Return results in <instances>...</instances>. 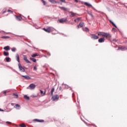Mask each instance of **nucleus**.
<instances>
[{
	"label": "nucleus",
	"instance_id": "1",
	"mask_svg": "<svg viewBox=\"0 0 127 127\" xmlns=\"http://www.w3.org/2000/svg\"><path fill=\"white\" fill-rule=\"evenodd\" d=\"M98 36H101L103 38H101L98 40V42L99 43H103L105 42V38H111L112 36L109 33L99 32L97 33Z\"/></svg>",
	"mask_w": 127,
	"mask_h": 127
},
{
	"label": "nucleus",
	"instance_id": "26",
	"mask_svg": "<svg viewBox=\"0 0 127 127\" xmlns=\"http://www.w3.org/2000/svg\"><path fill=\"white\" fill-rule=\"evenodd\" d=\"M38 54H37V53H35V54H34L33 55H32L31 57H36L37 56H38Z\"/></svg>",
	"mask_w": 127,
	"mask_h": 127
},
{
	"label": "nucleus",
	"instance_id": "42",
	"mask_svg": "<svg viewBox=\"0 0 127 127\" xmlns=\"http://www.w3.org/2000/svg\"><path fill=\"white\" fill-rule=\"evenodd\" d=\"M0 112H4V111L0 108Z\"/></svg>",
	"mask_w": 127,
	"mask_h": 127
},
{
	"label": "nucleus",
	"instance_id": "49",
	"mask_svg": "<svg viewBox=\"0 0 127 127\" xmlns=\"http://www.w3.org/2000/svg\"><path fill=\"white\" fill-rule=\"evenodd\" d=\"M35 97H36V96H34Z\"/></svg>",
	"mask_w": 127,
	"mask_h": 127
},
{
	"label": "nucleus",
	"instance_id": "31",
	"mask_svg": "<svg viewBox=\"0 0 127 127\" xmlns=\"http://www.w3.org/2000/svg\"><path fill=\"white\" fill-rule=\"evenodd\" d=\"M41 0L42 2V3H43L44 5H46V1H45L44 0Z\"/></svg>",
	"mask_w": 127,
	"mask_h": 127
},
{
	"label": "nucleus",
	"instance_id": "43",
	"mask_svg": "<svg viewBox=\"0 0 127 127\" xmlns=\"http://www.w3.org/2000/svg\"><path fill=\"white\" fill-rule=\"evenodd\" d=\"M5 12H6V11L4 10L3 11L2 14H3L4 13H5Z\"/></svg>",
	"mask_w": 127,
	"mask_h": 127
},
{
	"label": "nucleus",
	"instance_id": "12",
	"mask_svg": "<svg viewBox=\"0 0 127 127\" xmlns=\"http://www.w3.org/2000/svg\"><path fill=\"white\" fill-rule=\"evenodd\" d=\"M14 108L16 109V110H19L20 109V105L19 104H16L14 106Z\"/></svg>",
	"mask_w": 127,
	"mask_h": 127
},
{
	"label": "nucleus",
	"instance_id": "20",
	"mask_svg": "<svg viewBox=\"0 0 127 127\" xmlns=\"http://www.w3.org/2000/svg\"><path fill=\"white\" fill-rule=\"evenodd\" d=\"M59 8H60L61 9H62V10H64L66 11L67 10V8H65L64 7H59Z\"/></svg>",
	"mask_w": 127,
	"mask_h": 127
},
{
	"label": "nucleus",
	"instance_id": "30",
	"mask_svg": "<svg viewBox=\"0 0 127 127\" xmlns=\"http://www.w3.org/2000/svg\"><path fill=\"white\" fill-rule=\"evenodd\" d=\"M19 126L20 127H26V126H25L24 124H20Z\"/></svg>",
	"mask_w": 127,
	"mask_h": 127
},
{
	"label": "nucleus",
	"instance_id": "38",
	"mask_svg": "<svg viewBox=\"0 0 127 127\" xmlns=\"http://www.w3.org/2000/svg\"><path fill=\"white\" fill-rule=\"evenodd\" d=\"M33 70H34V71H36V70H37V68L35 66L34 67V68H33Z\"/></svg>",
	"mask_w": 127,
	"mask_h": 127
},
{
	"label": "nucleus",
	"instance_id": "36",
	"mask_svg": "<svg viewBox=\"0 0 127 127\" xmlns=\"http://www.w3.org/2000/svg\"><path fill=\"white\" fill-rule=\"evenodd\" d=\"M2 93H3L4 95H6V93H7V91H4Z\"/></svg>",
	"mask_w": 127,
	"mask_h": 127
},
{
	"label": "nucleus",
	"instance_id": "41",
	"mask_svg": "<svg viewBox=\"0 0 127 127\" xmlns=\"http://www.w3.org/2000/svg\"><path fill=\"white\" fill-rule=\"evenodd\" d=\"M112 30H113V31H114V32H116V28H113V29H112Z\"/></svg>",
	"mask_w": 127,
	"mask_h": 127
},
{
	"label": "nucleus",
	"instance_id": "5",
	"mask_svg": "<svg viewBox=\"0 0 127 127\" xmlns=\"http://www.w3.org/2000/svg\"><path fill=\"white\" fill-rule=\"evenodd\" d=\"M52 99L53 101H58V100H59V95H55L52 97Z\"/></svg>",
	"mask_w": 127,
	"mask_h": 127
},
{
	"label": "nucleus",
	"instance_id": "17",
	"mask_svg": "<svg viewBox=\"0 0 127 127\" xmlns=\"http://www.w3.org/2000/svg\"><path fill=\"white\" fill-rule=\"evenodd\" d=\"M51 3H57V1H55V0H48Z\"/></svg>",
	"mask_w": 127,
	"mask_h": 127
},
{
	"label": "nucleus",
	"instance_id": "46",
	"mask_svg": "<svg viewBox=\"0 0 127 127\" xmlns=\"http://www.w3.org/2000/svg\"><path fill=\"white\" fill-rule=\"evenodd\" d=\"M90 15L93 17V15L92 14H90Z\"/></svg>",
	"mask_w": 127,
	"mask_h": 127
},
{
	"label": "nucleus",
	"instance_id": "18",
	"mask_svg": "<svg viewBox=\"0 0 127 127\" xmlns=\"http://www.w3.org/2000/svg\"><path fill=\"white\" fill-rule=\"evenodd\" d=\"M4 50H6V51H7L8 50H9L10 48H9V46H7L6 47H4L3 48Z\"/></svg>",
	"mask_w": 127,
	"mask_h": 127
},
{
	"label": "nucleus",
	"instance_id": "21",
	"mask_svg": "<svg viewBox=\"0 0 127 127\" xmlns=\"http://www.w3.org/2000/svg\"><path fill=\"white\" fill-rule=\"evenodd\" d=\"M16 58L17 59V61L19 62V55H18L17 54L16 55Z\"/></svg>",
	"mask_w": 127,
	"mask_h": 127
},
{
	"label": "nucleus",
	"instance_id": "25",
	"mask_svg": "<svg viewBox=\"0 0 127 127\" xmlns=\"http://www.w3.org/2000/svg\"><path fill=\"white\" fill-rule=\"evenodd\" d=\"M83 30L85 32H89V28H88L87 27L85 28Z\"/></svg>",
	"mask_w": 127,
	"mask_h": 127
},
{
	"label": "nucleus",
	"instance_id": "14",
	"mask_svg": "<svg viewBox=\"0 0 127 127\" xmlns=\"http://www.w3.org/2000/svg\"><path fill=\"white\" fill-rule=\"evenodd\" d=\"M126 49V47L122 46L119 47L118 49V50H125Z\"/></svg>",
	"mask_w": 127,
	"mask_h": 127
},
{
	"label": "nucleus",
	"instance_id": "4",
	"mask_svg": "<svg viewBox=\"0 0 127 127\" xmlns=\"http://www.w3.org/2000/svg\"><path fill=\"white\" fill-rule=\"evenodd\" d=\"M36 87V86L35 85V84L32 83L29 85V86L28 87V89H30V90H34Z\"/></svg>",
	"mask_w": 127,
	"mask_h": 127
},
{
	"label": "nucleus",
	"instance_id": "3",
	"mask_svg": "<svg viewBox=\"0 0 127 127\" xmlns=\"http://www.w3.org/2000/svg\"><path fill=\"white\" fill-rule=\"evenodd\" d=\"M43 30H44V31H46V32H47L48 33H50V32H51L52 30V29L51 28V27H49L47 29L43 28Z\"/></svg>",
	"mask_w": 127,
	"mask_h": 127
},
{
	"label": "nucleus",
	"instance_id": "45",
	"mask_svg": "<svg viewBox=\"0 0 127 127\" xmlns=\"http://www.w3.org/2000/svg\"><path fill=\"white\" fill-rule=\"evenodd\" d=\"M6 124H11V123L7 122H6Z\"/></svg>",
	"mask_w": 127,
	"mask_h": 127
},
{
	"label": "nucleus",
	"instance_id": "19",
	"mask_svg": "<svg viewBox=\"0 0 127 127\" xmlns=\"http://www.w3.org/2000/svg\"><path fill=\"white\" fill-rule=\"evenodd\" d=\"M110 22H111V23L112 24V25H113V26H114L115 27H116L117 28V25H116V24H115V23H114V22H113V21L112 20H110Z\"/></svg>",
	"mask_w": 127,
	"mask_h": 127
},
{
	"label": "nucleus",
	"instance_id": "29",
	"mask_svg": "<svg viewBox=\"0 0 127 127\" xmlns=\"http://www.w3.org/2000/svg\"><path fill=\"white\" fill-rule=\"evenodd\" d=\"M11 51H12V52H15V51H16V48H12V49H11Z\"/></svg>",
	"mask_w": 127,
	"mask_h": 127
},
{
	"label": "nucleus",
	"instance_id": "37",
	"mask_svg": "<svg viewBox=\"0 0 127 127\" xmlns=\"http://www.w3.org/2000/svg\"><path fill=\"white\" fill-rule=\"evenodd\" d=\"M60 1H62V2H64L65 3H66V1L65 0H60Z\"/></svg>",
	"mask_w": 127,
	"mask_h": 127
},
{
	"label": "nucleus",
	"instance_id": "47",
	"mask_svg": "<svg viewBox=\"0 0 127 127\" xmlns=\"http://www.w3.org/2000/svg\"><path fill=\"white\" fill-rule=\"evenodd\" d=\"M60 89H61V87L60 88Z\"/></svg>",
	"mask_w": 127,
	"mask_h": 127
},
{
	"label": "nucleus",
	"instance_id": "16",
	"mask_svg": "<svg viewBox=\"0 0 127 127\" xmlns=\"http://www.w3.org/2000/svg\"><path fill=\"white\" fill-rule=\"evenodd\" d=\"M69 13H70V16H71V17H74L76 15V13L72 11L70 12Z\"/></svg>",
	"mask_w": 127,
	"mask_h": 127
},
{
	"label": "nucleus",
	"instance_id": "6",
	"mask_svg": "<svg viewBox=\"0 0 127 127\" xmlns=\"http://www.w3.org/2000/svg\"><path fill=\"white\" fill-rule=\"evenodd\" d=\"M23 60L26 63H29L30 64H31V63L27 59V57H26V56H24Z\"/></svg>",
	"mask_w": 127,
	"mask_h": 127
},
{
	"label": "nucleus",
	"instance_id": "9",
	"mask_svg": "<svg viewBox=\"0 0 127 127\" xmlns=\"http://www.w3.org/2000/svg\"><path fill=\"white\" fill-rule=\"evenodd\" d=\"M91 38H93V39H99V36H96L95 34H92Z\"/></svg>",
	"mask_w": 127,
	"mask_h": 127
},
{
	"label": "nucleus",
	"instance_id": "48",
	"mask_svg": "<svg viewBox=\"0 0 127 127\" xmlns=\"http://www.w3.org/2000/svg\"><path fill=\"white\" fill-rule=\"evenodd\" d=\"M60 89H61V87L60 88Z\"/></svg>",
	"mask_w": 127,
	"mask_h": 127
},
{
	"label": "nucleus",
	"instance_id": "11",
	"mask_svg": "<svg viewBox=\"0 0 127 127\" xmlns=\"http://www.w3.org/2000/svg\"><path fill=\"white\" fill-rule=\"evenodd\" d=\"M84 4L86 6H88V7H93V6L91 4H90L87 2H84Z\"/></svg>",
	"mask_w": 127,
	"mask_h": 127
},
{
	"label": "nucleus",
	"instance_id": "10",
	"mask_svg": "<svg viewBox=\"0 0 127 127\" xmlns=\"http://www.w3.org/2000/svg\"><path fill=\"white\" fill-rule=\"evenodd\" d=\"M84 26V22H80L77 26V28H81Z\"/></svg>",
	"mask_w": 127,
	"mask_h": 127
},
{
	"label": "nucleus",
	"instance_id": "27",
	"mask_svg": "<svg viewBox=\"0 0 127 127\" xmlns=\"http://www.w3.org/2000/svg\"><path fill=\"white\" fill-rule=\"evenodd\" d=\"M30 60H32L33 62H36V59L33 58H30Z\"/></svg>",
	"mask_w": 127,
	"mask_h": 127
},
{
	"label": "nucleus",
	"instance_id": "44",
	"mask_svg": "<svg viewBox=\"0 0 127 127\" xmlns=\"http://www.w3.org/2000/svg\"><path fill=\"white\" fill-rule=\"evenodd\" d=\"M74 1H75V2H78V0H74Z\"/></svg>",
	"mask_w": 127,
	"mask_h": 127
},
{
	"label": "nucleus",
	"instance_id": "40",
	"mask_svg": "<svg viewBox=\"0 0 127 127\" xmlns=\"http://www.w3.org/2000/svg\"><path fill=\"white\" fill-rule=\"evenodd\" d=\"M46 93V90H45V91L43 93V94L42 95V96H45V94Z\"/></svg>",
	"mask_w": 127,
	"mask_h": 127
},
{
	"label": "nucleus",
	"instance_id": "24",
	"mask_svg": "<svg viewBox=\"0 0 127 127\" xmlns=\"http://www.w3.org/2000/svg\"><path fill=\"white\" fill-rule=\"evenodd\" d=\"M13 96H14V97H15V98H16V99L18 98V95L17 94V93H13Z\"/></svg>",
	"mask_w": 127,
	"mask_h": 127
},
{
	"label": "nucleus",
	"instance_id": "8",
	"mask_svg": "<svg viewBox=\"0 0 127 127\" xmlns=\"http://www.w3.org/2000/svg\"><path fill=\"white\" fill-rule=\"evenodd\" d=\"M15 16L16 17V18L18 21H20L22 19L21 16L15 15Z\"/></svg>",
	"mask_w": 127,
	"mask_h": 127
},
{
	"label": "nucleus",
	"instance_id": "39",
	"mask_svg": "<svg viewBox=\"0 0 127 127\" xmlns=\"http://www.w3.org/2000/svg\"><path fill=\"white\" fill-rule=\"evenodd\" d=\"M40 92H41V94L42 95H42H43V91H42V90H40Z\"/></svg>",
	"mask_w": 127,
	"mask_h": 127
},
{
	"label": "nucleus",
	"instance_id": "32",
	"mask_svg": "<svg viewBox=\"0 0 127 127\" xmlns=\"http://www.w3.org/2000/svg\"><path fill=\"white\" fill-rule=\"evenodd\" d=\"M54 91H55V89L52 88L51 91V95H53V92H54Z\"/></svg>",
	"mask_w": 127,
	"mask_h": 127
},
{
	"label": "nucleus",
	"instance_id": "35",
	"mask_svg": "<svg viewBox=\"0 0 127 127\" xmlns=\"http://www.w3.org/2000/svg\"><path fill=\"white\" fill-rule=\"evenodd\" d=\"M7 12H10V13H13V11H12L9 9L7 10Z\"/></svg>",
	"mask_w": 127,
	"mask_h": 127
},
{
	"label": "nucleus",
	"instance_id": "22",
	"mask_svg": "<svg viewBox=\"0 0 127 127\" xmlns=\"http://www.w3.org/2000/svg\"><path fill=\"white\" fill-rule=\"evenodd\" d=\"M1 38H2L3 39H7V38H9V37L7 36H2L1 37Z\"/></svg>",
	"mask_w": 127,
	"mask_h": 127
},
{
	"label": "nucleus",
	"instance_id": "7",
	"mask_svg": "<svg viewBox=\"0 0 127 127\" xmlns=\"http://www.w3.org/2000/svg\"><path fill=\"white\" fill-rule=\"evenodd\" d=\"M18 66H19L20 71H21V72L25 71V69H24V68L23 67H22V66L20 65V64H18Z\"/></svg>",
	"mask_w": 127,
	"mask_h": 127
},
{
	"label": "nucleus",
	"instance_id": "23",
	"mask_svg": "<svg viewBox=\"0 0 127 127\" xmlns=\"http://www.w3.org/2000/svg\"><path fill=\"white\" fill-rule=\"evenodd\" d=\"M3 55H4V56H8V55H9V54L8 53V52H4Z\"/></svg>",
	"mask_w": 127,
	"mask_h": 127
},
{
	"label": "nucleus",
	"instance_id": "2",
	"mask_svg": "<svg viewBox=\"0 0 127 127\" xmlns=\"http://www.w3.org/2000/svg\"><path fill=\"white\" fill-rule=\"evenodd\" d=\"M66 21H67V18H62L61 19H59L58 21V22L59 23H64V22H66Z\"/></svg>",
	"mask_w": 127,
	"mask_h": 127
},
{
	"label": "nucleus",
	"instance_id": "28",
	"mask_svg": "<svg viewBox=\"0 0 127 127\" xmlns=\"http://www.w3.org/2000/svg\"><path fill=\"white\" fill-rule=\"evenodd\" d=\"M24 99H25V100H29V97L27 96V95H24Z\"/></svg>",
	"mask_w": 127,
	"mask_h": 127
},
{
	"label": "nucleus",
	"instance_id": "15",
	"mask_svg": "<svg viewBox=\"0 0 127 127\" xmlns=\"http://www.w3.org/2000/svg\"><path fill=\"white\" fill-rule=\"evenodd\" d=\"M82 19L81 17H78L74 20L75 22H79Z\"/></svg>",
	"mask_w": 127,
	"mask_h": 127
},
{
	"label": "nucleus",
	"instance_id": "13",
	"mask_svg": "<svg viewBox=\"0 0 127 127\" xmlns=\"http://www.w3.org/2000/svg\"><path fill=\"white\" fill-rule=\"evenodd\" d=\"M34 122H37L38 123H44V120H39L38 119H34Z\"/></svg>",
	"mask_w": 127,
	"mask_h": 127
},
{
	"label": "nucleus",
	"instance_id": "33",
	"mask_svg": "<svg viewBox=\"0 0 127 127\" xmlns=\"http://www.w3.org/2000/svg\"><path fill=\"white\" fill-rule=\"evenodd\" d=\"M10 58H6V62H9V61H10Z\"/></svg>",
	"mask_w": 127,
	"mask_h": 127
},
{
	"label": "nucleus",
	"instance_id": "34",
	"mask_svg": "<svg viewBox=\"0 0 127 127\" xmlns=\"http://www.w3.org/2000/svg\"><path fill=\"white\" fill-rule=\"evenodd\" d=\"M22 77L23 78H25L26 79H28V78H29V76H27V75H26V76L23 75Z\"/></svg>",
	"mask_w": 127,
	"mask_h": 127
}]
</instances>
